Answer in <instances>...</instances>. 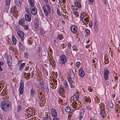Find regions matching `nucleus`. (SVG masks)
Masks as SVG:
<instances>
[{
    "label": "nucleus",
    "mask_w": 120,
    "mask_h": 120,
    "mask_svg": "<svg viewBox=\"0 0 120 120\" xmlns=\"http://www.w3.org/2000/svg\"><path fill=\"white\" fill-rule=\"evenodd\" d=\"M11 105V102L8 101H4L1 102L0 106L3 111L7 112L9 111Z\"/></svg>",
    "instance_id": "f257e3e1"
},
{
    "label": "nucleus",
    "mask_w": 120,
    "mask_h": 120,
    "mask_svg": "<svg viewBox=\"0 0 120 120\" xmlns=\"http://www.w3.org/2000/svg\"><path fill=\"white\" fill-rule=\"evenodd\" d=\"M42 8L46 16H48V14L50 13L51 11L50 7L48 4L44 5Z\"/></svg>",
    "instance_id": "f03ea898"
},
{
    "label": "nucleus",
    "mask_w": 120,
    "mask_h": 120,
    "mask_svg": "<svg viewBox=\"0 0 120 120\" xmlns=\"http://www.w3.org/2000/svg\"><path fill=\"white\" fill-rule=\"evenodd\" d=\"M66 56L64 55H62L60 56L59 60L60 64H64L67 62Z\"/></svg>",
    "instance_id": "7ed1b4c3"
},
{
    "label": "nucleus",
    "mask_w": 120,
    "mask_h": 120,
    "mask_svg": "<svg viewBox=\"0 0 120 120\" xmlns=\"http://www.w3.org/2000/svg\"><path fill=\"white\" fill-rule=\"evenodd\" d=\"M17 34L18 36L21 38V40L23 41L24 40L23 37L25 34L22 31L19 30L17 32Z\"/></svg>",
    "instance_id": "20e7f679"
},
{
    "label": "nucleus",
    "mask_w": 120,
    "mask_h": 120,
    "mask_svg": "<svg viewBox=\"0 0 120 120\" xmlns=\"http://www.w3.org/2000/svg\"><path fill=\"white\" fill-rule=\"evenodd\" d=\"M104 72L105 79L107 80L108 78V75L109 73V71L107 69L105 68L104 70Z\"/></svg>",
    "instance_id": "39448f33"
},
{
    "label": "nucleus",
    "mask_w": 120,
    "mask_h": 120,
    "mask_svg": "<svg viewBox=\"0 0 120 120\" xmlns=\"http://www.w3.org/2000/svg\"><path fill=\"white\" fill-rule=\"evenodd\" d=\"M26 112L25 114L28 116H30L31 115H33V111L32 110L30 109H27L26 111H25Z\"/></svg>",
    "instance_id": "423d86ee"
},
{
    "label": "nucleus",
    "mask_w": 120,
    "mask_h": 120,
    "mask_svg": "<svg viewBox=\"0 0 120 120\" xmlns=\"http://www.w3.org/2000/svg\"><path fill=\"white\" fill-rule=\"evenodd\" d=\"M25 19L26 21L29 22L31 19V16L30 14H26L25 15Z\"/></svg>",
    "instance_id": "0eeeda50"
},
{
    "label": "nucleus",
    "mask_w": 120,
    "mask_h": 120,
    "mask_svg": "<svg viewBox=\"0 0 120 120\" xmlns=\"http://www.w3.org/2000/svg\"><path fill=\"white\" fill-rule=\"evenodd\" d=\"M70 29L71 31L73 33H75L77 32V27L75 25L71 26V27Z\"/></svg>",
    "instance_id": "6e6552de"
},
{
    "label": "nucleus",
    "mask_w": 120,
    "mask_h": 120,
    "mask_svg": "<svg viewBox=\"0 0 120 120\" xmlns=\"http://www.w3.org/2000/svg\"><path fill=\"white\" fill-rule=\"evenodd\" d=\"M12 57L11 56H8L7 58V63L8 65L10 67L12 65Z\"/></svg>",
    "instance_id": "1a4fd4ad"
},
{
    "label": "nucleus",
    "mask_w": 120,
    "mask_h": 120,
    "mask_svg": "<svg viewBox=\"0 0 120 120\" xmlns=\"http://www.w3.org/2000/svg\"><path fill=\"white\" fill-rule=\"evenodd\" d=\"M51 111V115L53 117H55L57 116V113L55 109H52Z\"/></svg>",
    "instance_id": "9d476101"
},
{
    "label": "nucleus",
    "mask_w": 120,
    "mask_h": 120,
    "mask_svg": "<svg viewBox=\"0 0 120 120\" xmlns=\"http://www.w3.org/2000/svg\"><path fill=\"white\" fill-rule=\"evenodd\" d=\"M67 78V79H68V81L69 82L70 85H71L70 86L71 87H73V86H71V85H73L74 82L72 81L71 78V77H68Z\"/></svg>",
    "instance_id": "9b49d317"
},
{
    "label": "nucleus",
    "mask_w": 120,
    "mask_h": 120,
    "mask_svg": "<svg viewBox=\"0 0 120 120\" xmlns=\"http://www.w3.org/2000/svg\"><path fill=\"white\" fill-rule=\"evenodd\" d=\"M15 3L16 4L17 6L20 7L21 6L22 0H15Z\"/></svg>",
    "instance_id": "f8f14e48"
},
{
    "label": "nucleus",
    "mask_w": 120,
    "mask_h": 120,
    "mask_svg": "<svg viewBox=\"0 0 120 120\" xmlns=\"http://www.w3.org/2000/svg\"><path fill=\"white\" fill-rule=\"evenodd\" d=\"M31 12L33 15H35L37 13V10L35 8H34L31 10Z\"/></svg>",
    "instance_id": "ddd939ff"
},
{
    "label": "nucleus",
    "mask_w": 120,
    "mask_h": 120,
    "mask_svg": "<svg viewBox=\"0 0 120 120\" xmlns=\"http://www.w3.org/2000/svg\"><path fill=\"white\" fill-rule=\"evenodd\" d=\"M84 110L83 109L81 110V111H80V115L78 117L79 119H80L82 118V117L84 114Z\"/></svg>",
    "instance_id": "4468645a"
},
{
    "label": "nucleus",
    "mask_w": 120,
    "mask_h": 120,
    "mask_svg": "<svg viewBox=\"0 0 120 120\" xmlns=\"http://www.w3.org/2000/svg\"><path fill=\"white\" fill-rule=\"evenodd\" d=\"M75 4L76 7L79 8H81V5L80 3L78 1H76L75 2Z\"/></svg>",
    "instance_id": "2eb2a0df"
},
{
    "label": "nucleus",
    "mask_w": 120,
    "mask_h": 120,
    "mask_svg": "<svg viewBox=\"0 0 120 120\" xmlns=\"http://www.w3.org/2000/svg\"><path fill=\"white\" fill-rule=\"evenodd\" d=\"M79 74L81 77H83L84 75V73L81 68H80L79 70Z\"/></svg>",
    "instance_id": "dca6fc26"
},
{
    "label": "nucleus",
    "mask_w": 120,
    "mask_h": 120,
    "mask_svg": "<svg viewBox=\"0 0 120 120\" xmlns=\"http://www.w3.org/2000/svg\"><path fill=\"white\" fill-rule=\"evenodd\" d=\"M25 21V19L24 18H22L19 20V25L22 26L24 23Z\"/></svg>",
    "instance_id": "f3484780"
},
{
    "label": "nucleus",
    "mask_w": 120,
    "mask_h": 120,
    "mask_svg": "<svg viewBox=\"0 0 120 120\" xmlns=\"http://www.w3.org/2000/svg\"><path fill=\"white\" fill-rule=\"evenodd\" d=\"M90 98L88 97L87 98L86 97H84V98H83V100L85 102H89V103L91 101L90 99Z\"/></svg>",
    "instance_id": "a211bd4d"
},
{
    "label": "nucleus",
    "mask_w": 120,
    "mask_h": 120,
    "mask_svg": "<svg viewBox=\"0 0 120 120\" xmlns=\"http://www.w3.org/2000/svg\"><path fill=\"white\" fill-rule=\"evenodd\" d=\"M116 112L118 113L120 112V108L119 105L117 104L116 105Z\"/></svg>",
    "instance_id": "6ab92c4d"
},
{
    "label": "nucleus",
    "mask_w": 120,
    "mask_h": 120,
    "mask_svg": "<svg viewBox=\"0 0 120 120\" xmlns=\"http://www.w3.org/2000/svg\"><path fill=\"white\" fill-rule=\"evenodd\" d=\"M101 110V111L100 113V115L102 116L104 118L105 117L104 116L105 115V111H104L105 109H102Z\"/></svg>",
    "instance_id": "aec40b11"
},
{
    "label": "nucleus",
    "mask_w": 120,
    "mask_h": 120,
    "mask_svg": "<svg viewBox=\"0 0 120 120\" xmlns=\"http://www.w3.org/2000/svg\"><path fill=\"white\" fill-rule=\"evenodd\" d=\"M28 0L31 7H33L34 4V2L33 0Z\"/></svg>",
    "instance_id": "412c9836"
},
{
    "label": "nucleus",
    "mask_w": 120,
    "mask_h": 120,
    "mask_svg": "<svg viewBox=\"0 0 120 120\" xmlns=\"http://www.w3.org/2000/svg\"><path fill=\"white\" fill-rule=\"evenodd\" d=\"M19 45L21 50L23 51L24 49V48L23 45L21 44L20 42L19 43Z\"/></svg>",
    "instance_id": "4be33fe9"
},
{
    "label": "nucleus",
    "mask_w": 120,
    "mask_h": 120,
    "mask_svg": "<svg viewBox=\"0 0 120 120\" xmlns=\"http://www.w3.org/2000/svg\"><path fill=\"white\" fill-rule=\"evenodd\" d=\"M79 96L78 95H76L75 94L73 96V98L75 101H77L78 99Z\"/></svg>",
    "instance_id": "5701e85b"
},
{
    "label": "nucleus",
    "mask_w": 120,
    "mask_h": 120,
    "mask_svg": "<svg viewBox=\"0 0 120 120\" xmlns=\"http://www.w3.org/2000/svg\"><path fill=\"white\" fill-rule=\"evenodd\" d=\"M12 41L13 44L14 45H15L16 42V39L14 36H12Z\"/></svg>",
    "instance_id": "b1692460"
},
{
    "label": "nucleus",
    "mask_w": 120,
    "mask_h": 120,
    "mask_svg": "<svg viewBox=\"0 0 120 120\" xmlns=\"http://www.w3.org/2000/svg\"><path fill=\"white\" fill-rule=\"evenodd\" d=\"M25 65V63H23L21 64L20 66L19 67V69L20 70H22L23 68L24 67Z\"/></svg>",
    "instance_id": "393cba45"
},
{
    "label": "nucleus",
    "mask_w": 120,
    "mask_h": 120,
    "mask_svg": "<svg viewBox=\"0 0 120 120\" xmlns=\"http://www.w3.org/2000/svg\"><path fill=\"white\" fill-rule=\"evenodd\" d=\"M40 85L41 88V89H43L44 88V82L43 81L40 83Z\"/></svg>",
    "instance_id": "a878e982"
},
{
    "label": "nucleus",
    "mask_w": 120,
    "mask_h": 120,
    "mask_svg": "<svg viewBox=\"0 0 120 120\" xmlns=\"http://www.w3.org/2000/svg\"><path fill=\"white\" fill-rule=\"evenodd\" d=\"M34 90L32 89L30 91V95L31 96H33L34 95Z\"/></svg>",
    "instance_id": "bb28decb"
},
{
    "label": "nucleus",
    "mask_w": 120,
    "mask_h": 120,
    "mask_svg": "<svg viewBox=\"0 0 120 120\" xmlns=\"http://www.w3.org/2000/svg\"><path fill=\"white\" fill-rule=\"evenodd\" d=\"M105 61H104V62L106 64H107L108 63H109V61L108 60V59L107 57L105 56Z\"/></svg>",
    "instance_id": "cd10ccee"
},
{
    "label": "nucleus",
    "mask_w": 120,
    "mask_h": 120,
    "mask_svg": "<svg viewBox=\"0 0 120 120\" xmlns=\"http://www.w3.org/2000/svg\"><path fill=\"white\" fill-rule=\"evenodd\" d=\"M59 92L60 94H63L64 93L63 89L62 88H60L59 90Z\"/></svg>",
    "instance_id": "c85d7f7f"
},
{
    "label": "nucleus",
    "mask_w": 120,
    "mask_h": 120,
    "mask_svg": "<svg viewBox=\"0 0 120 120\" xmlns=\"http://www.w3.org/2000/svg\"><path fill=\"white\" fill-rule=\"evenodd\" d=\"M72 73H71V74H70V77H71V78H74L75 76V74L74 73V72L73 71H72Z\"/></svg>",
    "instance_id": "c756f323"
},
{
    "label": "nucleus",
    "mask_w": 120,
    "mask_h": 120,
    "mask_svg": "<svg viewBox=\"0 0 120 120\" xmlns=\"http://www.w3.org/2000/svg\"><path fill=\"white\" fill-rule=\"evenodd\" d=\"M20 93V94H22L24 90L23 88L19 87V88Z\"/></svg>",
    "instance_id": "7c9ffc66"
},
{
    "label": "nucleus",
    "mask_w": 120,
    "mask_h": 120,
    "mask_svg": "<svg viewBox=\"0 0 120 120\" xmlns=\"http://www.w3.org/2000/svg\"><path fill=\"white\" fill-rule=\"evenodd\" d=\"M65 110L67 112H69L71 111L70 108L69 106L67 107L66 108Z\"/></svg>",
    "instance_id": "2f4dec72"
},
{
    "label": "nucleus",
    "mask_w": 120,
    "mask_h": 120,
    "mask_svg": "<svg viewBox=\"0 0 120 120\" xmlns=\"http://www.w3.org/2000/svg\"><path fill=\"white\" fill-rule=\"evenodd\" d=\"M72 107L74 108H76L78 106L75 102L72 104Z\"/></svg>",
    "instance_id": "473e14b6"
},
{
    "label": "nucleus",
    "mask_w": 120,
    "mask_h": 120,
    "mask_svg": "<svg viewBox=\"0 0 120 120\" xmlns=\"http://www.w3.org/2000/svg\"><path fill=\"white\" fill-rule=\"evenodd\" d=\"M24 87V84L23 82V81H21L20 82V87L23 88Z\"/></svg>",
    "instance_id": "72a5a7b5"
},
{
    "label": "nucleus",
    "mask_w": 120,
    "mask_h": 120,
    "mask_svg": "<svg viewBox=\"0 0 120 120\" xmlns=\"http://www.w3.org/2000/svg\"><path fill=\"white\" fill-rule=\"evenodd\" d=\"M109 105L110 108H112L113 106V104L111 101L109 103Z\"/></svg>",
    "instance_id": "f704fd0d"
},
{
    "label": "nucleus",
    "mask_w": 120,
    "mask_h": 120,
    "mask_svg": "<svg viewBox=\"0 0 120 120\" xmlns=\"http://www.w3.org/2000/svg\"><path fill=\"white\" fill-rule=\"evenodd\" d=\"M39 98L40 100V101L39 103V104L41 106H42V100L43 98H42V97H41V99H40V97H39Z\"/></svg>",
    "instance_id": "c9c22d12"
},
{
    "label": "nucleus",
    "mask_w": 120,
    "mask_h": 120,
    "mask_svg": "<svg viewBox=\"0 0 120 120\" xmlns=\"http://www.w3.org/2000/svg\"><path fill=\"white\" fill-rule=\"evenodd\" d=\"M98 24L96 21H95L94 23V26L95 28L97 29V27H98Z\"/></svg>",
    "instance_id": "e433bc0d"
},
{
    "label": "nucleus",
    "mask_w": 120,
    "mask_h": 120,
    "mask_svg": "<svg viewBox=\"0 0 120 120\" xmlns=\"http://www.w3.org/2000/svg\"><path fill=\"white\" fill-rule=\"evenodd\" d=\"M74 102H75V103L76 104V105H78V106L79 107L80 106V104H81V103L80 102V101H75Z\"/></svg>",
    "instance_id": "4c0bfd02"
},
{
    "label": "nucleus",
    "mask_w": 120,
    "mask_h": 120,
    "mask_svg": "<svg viewBox=\"0 0 120 120\" xmlns=\"http://www.w3.org/2000/svg\"><path fill=\"white\" fill-rule=\"evenodd\" d=\"M104 104L102 103L101 104V105L100 106V108L101 110L102 109H105V108H104Z\"/></svg>",
    "instance_id": "58836bf2"
},
{
    "label": "nucleus",
    "mask_w": 120,
    "mask_h": 120,
    "mask_svg": "<svg viewBox=\"0 0 120 120\" xmlns=\"http://www.w3.org/2000/svg\"><path fill=\"white\" fill-rule=\"evenodd\" d=\"M44 120H51V118L49 117L45 116V118L44 117Z\"/></svg>",
    "instance_id": "ea45409f"
},
{
    "label": "nucleus",
    "mask_w": 120,
    "mask_h": 120,
    "mask_svg": "<svg viewBox=\"0 0 120 120\" xmlns=\"http://www.w3.org/2000/svg\"><path fill=\"white\" fill-rule=\"evenodd\" d=\"M86 108L88 110H90L91 108V107L89 105H87L86 106Z\"/></svg>",
    "instance_id": "a19ab883"
},
{
    "label": "nucleus",
    "mask_w": 120,
    "mask_h": 120,
    "mask_svg": "<svg viewBox=\"0 0 120 120\" xmlns=\"http://www.w3.org/2000/svg\"><path fill=\"white\" fill-rule=\"evenodd\" d=\"M58 38L59 40H61L63 38L62 36V35H59L57 37Z\"/></svg>",
    "instance_id": "79ce46f5"
},
{
    "label": "nucleus",
    "mask_w": 120,
    "mask_h": 120,
    "mask_svg": "<svg viewBox=\"0 0 120 120\" xmlns=\"http://www.w3.org/2000/svg\"><path fill=\"white\" fill-rule=\"evenodd\" d=\"M21 109V108L20 105H18L17 107V111H19Z\"/></svg>",
    "instance_id": "37998d69"
},
{
    "label": "nucleus",
    "mask_w": 120,
    "mask_h": 120,
    "mask_svg": "<svg viewBox=\"0 0 120 120\" xmlns=\"http://www.w3.org/2000/svg\"><path fill=\"white\" fill-rule=\"evenodd\" d=\"M49 60L50 61V64L52 65H54V62L55 61H54V60H53L52 61V60H51H51L50 59H49Z\"/></svg>",
    "instance_id": "c03bdc74"
},
{
    "label": "nucleus",
    "mask_w": 120,
    "mask_h": 120,
    "mask_svg": "<svg viewBox=\"0 0 120 120\" xmlns=\"http://www.w3.org/2000/svg\"><path fill=\"white\" fill-rule=\"evenodd\" d=\"M34 23H39L38 20V19L36 18H35L34 20Z\"/></svg>",
    "instance_id": "a18cd8bd"
},
{
    "label": "nucleus",
    "mask_w": 120,
    "mask_h": 120,
    "mask_svg": "<svg viewBox=\"0 0 120 120\" xmlns=\"http://www.w3.org/2000/svg\"><path fill=\"white\" fill-rule=\"evenodd\" d=\"M73 49L74 50H77V47L75 45H73V46L72 47Z\"/></svg>",
    "instance_id": "49530a36"
},
{
    "label": "nucleus",
    "mask_w": 120,
    "mask_h": 120,
    "mask_svg": "<svg viewBox=\"0 0 120 120\" xmlns=\"http://www.w3.org/2000/svg\"><path fill=\"white\" fill-rule=\"evenodd\" d=\"M81 64L80 62H76V65L77 66V67H78Z\"/></svg>",
    "instance_id": "de8ad7c7"
},
{
    "label": "nucleus",
    "mask_w": 120,
    "mask_h": 120,
    "mask_svg": "<svg viewBox=\"0 0 120 120\" xmlns=\"http://www.w3.org/2000/svg\"><path fill=\"white\" fill-rule=\"evenodd\" d=\"M38 23H34V25L35 28H38Z\"/></svg>",
    "instance_id": "09e8293b"
},
{
    "label": "nucleus",
    "mask_w": 120,
    "mask_h": 120,
    "mask_svg": "<svg viewBox=\"0 0 120 120\" xmlns=\"http://www.w3.org/2000/svg\"><path fill=\"white\" fill-rule=\"evenodd\" d=\"M10 0H6V4L7 5H9L10 4Z\"/></svg>",
    "instance_id": "8fccbe9b"
},
{
    "label": "nucleus",
    "mask_w": 120,
    "mask_h": 120,
    "mask_svg": "<svg viewBox=\"0 0 120 120\" xmlns=\"http://www.w3.org/2000/svg\"><path fill=\"white\" fill-rule=\"evenodd\" d=\"M73 13L75 15H77L78 13V11L76 10H74L73 11Z\"/></svg>",
    "instance_id": "3c124183"
},
{
    "label": "nucleus",
    "mask_w": 120,
    "mask_h": 120,
    "mask_svg": "<svg viewBox=\"0 0 120 120\" xmlns=\"http://www.w3.org/2000/svg\"><path fill=\"white\" fill-rule=\"evenodd\" d=\"M57 14H58L60 16L61 14L59 10L58 9H57Z\"/></svg>",
    "instance_id": "603ef678"
},
{
    "label": "nucleus",
    "mask_w": 120,
    "mask_h": 120,
    "mask_svg": "<svg viewBox=\"0 0 120 120\" xmlns=\"http://www.w3.org/2000/svg\"><path fill=\"white\" fill-rule=\"evenodd\" d=\"M26 12H27V14H30V11H29V9L28 8H26Z\"/></svg>",
    "instance_id": "864d4df0"
},
{
    "label": "nucleus",
    "mask_w": 120,
    "mask_h": 120,
    "mask_svg": "<svg viewBox=\"0 0 120 120\" xmlns=\"http://www.w3.org/2000/svg\"><path fill=\"white\" fill-rule=\"evenodd\" d=\"M64 84L65 87H68L67 83L66 82H65L64 83Z\"/></svg>",
    "instance_id": "5fc2aeb1"
},
{
    "label": "nucleus",
    "mask_w": 120,
    "mask_h": 120,
    "mask_svg": "<svg viewBox=\"0 0 120 120\" xmlns=\"http://www.w3.org/2000/svg\"><path fill=\"white\" fill-rule=\"evenodd\" d=\"M85 32L87 34H88L90 33V30H89L86 29L85 30Z\"/></svg>",
    "instance_id": "6e6d98bb"
},
{
    "label": "nucleus",
    "mask_w": 120,
    "mask_h": 120,
    "mask_svg": "<svg viewBox=\"0 0 120 120\" xmlns=\"http://www.w3.org/2000/svg\"><path fill=\"white\" fill-rule=\"evenodd\" d=\"M88 90H89V91L90 92H91L93 90V89L91 88V87H89Z\"/></svg>",
    "instance_id": "4d7b16f0"
},
{
    "label": "nucleus",
    "mask_w": 120,
    "mask_h": 120,
    "mask_svg": "<svg viewBox=\"0 0 120 120\" xmlns=\"http://www.w3.org/2000/svg\"><path fill=\"white\" fill-rule=\"evenodd\" d=\"M53 120H60L59 119L56 117H54Z\"/></svg>",
    "instance_id": "13d9d810"
},
{
    "label": "nucleus",
    "mask_w": 120,
    "mask_h": 120,
    "mask_svg": "<svg viewBox=\"0 0 120 120\" xmlns=\"http://www.w3.org/2000/svg\"><path fill=\"white\" fill-rule=\"evenodd\" d=\"M24 29L26 30H27L28 29V26L26 25L24 26Z\"/></svg>",
    "instance_id": "bf43d9fd"
},
{
    "label": "nucleus",
    "mask_w": 120,
    "mask_h": 120,
    "mask_svg": "<svg viewBox=\"0 0 120 120\" xmlns=\"http://www.w3.org/2000/svg\"><path fill=\"white\" fill-rule=\"evenodd\" d=\"M24 56L26 57H27L28 56L26 52H25L24 53Z\"/></svg>",
    "instance_id": "052dcab7"
},
{
    "label": "nucleus",
    "mask_w": 120,
    "mask_h": 120,
    "mask_svg": "<svg viewBox=\"0 0 120 120\" xmlns=\"http://www.w3.org/2000/svg\"><path fill=\"white\" fill-rule=\"evenodd\" d=\"M59 2H61L63 3H64L65 2V0H58Z\"/></svg>",
    "instance_id": "680f3d73"
},
{
    "label": "nucleus",
    "mask_w": 120,
    "mask_h": 120,
    "mask_svg": "<svg viewBox=\"0 0 120 120\" xmlns=\"http://www.w3.org/2000/svg\"><path fill=\"white\" fill-rule=\"evenodd\" d=\"M89 1L90 2V4H93L94 1V0H89Z\"/></svg>",
    "instance_id": "e2e57ef3"
},
{
    "label": "nucleus",
    "mask_w": 120,
    "mask_h": 120,
    "mask_svg": "<svg viewBox=\"0 0 120 120\" xmlns=\"http://www.w3.org/2000/svg\"><path fill=\"white\" fill-rule=\"evenodd\" d=\"M42 106H43L45 104V101L44 100H43L42 101Z\"/></svg>",
    "instance_id": "0e129e2a"
},
{
    "label": "nucleus",
    "mask_w": 120,
    "mask_h": 120,
    "mask_svg": "<svg viewBox=\"0 0 120 120\" xmlns=\"http://www.w3.org/2000/svg\"><path fill=\"white\" fill-rule=\"evenodd\" d=\"M4 64V63L2 62H0V67H1V65H3Z\"/></svg>",
    "instance_id": "69168bd1"
},
{
    "label": "nucleus",
    "mask_w": 120,
    "mask_h": 120,
    "mask_svg": "<svg viewBox=\"0 0 120 120\" xmlns=\"http://www.w3.org/2000/svg\"><path fill=\"white\" fill-rule=\"evenodd\" d=\"M11 11H14L15 10V8H11Z\"/></svg>",
    "instance_id": "338daca9"
},
{
    "label": "nucleus",
    "mask_w": 120,
    "mask_h": 120,
    "mask_svg": "<svg viewBox=\"0 0 120 120\" xmlns=\"http://www.w3.org/2000/svg\"><path fill=\"white\" fill-rule=\"evenodd\" d=\"M90 120H97L96 119L94 118L93 117H92L91 118Z\"/></svg>",
    "instance_id": "774afa93"
}]
</instances>
